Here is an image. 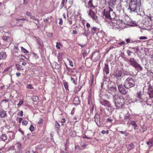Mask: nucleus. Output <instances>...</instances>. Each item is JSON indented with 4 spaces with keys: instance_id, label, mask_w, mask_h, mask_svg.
I'll use <instances>...</instances> for the list:
<instances>
[{
    "instance_id": "63",
    "label": "nucleus",
    "mask_w": 153,
    "mask_h": 153,
    "mask_svg": "<svg viewBox=\"0 0 153 153\" xmlns=\"http://www.w3.org/2000/svg\"><path fill=\"white\" fill-rule=\"evenodd\" d=\"M73 33L74 34H77V33L76 30H73Z\"/></svg>"
},
{
    "instance_id": "60",
    "label": "nucleus",
    "mask_w": 153,
    "mask_h": 153,
    "mask_svg": "<svg viewBox=\"0 0 153 153\" xmlns=\"http://www.w3.org/2000/svg\"><path fill=\"white\" fill-rule=\"evenodd\" d=\"M118 45H125V42L124 41H122V42L119 43Z\"/></svg>"
},
{
    "instance_id": "19",
    "label": "nucleus",
    "mask_w": 153,
    "mask_h": 153,
    "mask_svg": "<svg viewBox=\"0 0 153 153\" xmlns=\"http://www.w3.org/2000/svg\"><path fill=\"white\" fill-rule=\"evenodd\" d=\"M138 71H141L143 70V68L138 63L134 67Z\"/></svg>"
},
{
    "instance_id": "58",
    "label": "nucleus",
    "mask_w": 153,
    "mask_h": 153,
    "mask_svg": "<svg viewBox=\"0 0 153 153\" xmlns=\"http://www.w3.org/2000/svg\"><path fill=\"white\" fill-rule=\"evenodd\" d=\"M66 122V120L65 118H62L61 123H65Z\"/></svg>"
},
{
    "instance_id": "64",
    "label": "nucleus",
    "mask_w": 153,
    "mask_h": 153,
    "mask_svg": "<svg viewBox=\"0 0 153 153\" xmlns=\"http://www.w3.org/2000/svg\"><path fill=\"white\" fill-rule=\"evenodd\" d=\"M74 108H73V110H72L71 112V114L72 115H73L74 114Z\"/></svg>"
},
{
    "instance_id": "44",
    "label": "nucleus",
    "mask_w": 153,
    "mask_h": 153,
    "mask_svg": "<svg viewBox=\"0 0 153 153\" xmlns=\"http://www.w3.org/2000/svg\"><path fill=\"white\" fill-rule=\"evenodd\" d=\"M29 129L31 131H33L34 130V127L33 125H31Z\"/></svg>"
},
{
    "instance_id": "37",
    "label": "nucleus",
    "mask_w": 153,
    "mask_h": 153,
    "mask_svg": "<svg viewBox=\"0 0 153 153\" xmlns=\"http://www.w3.org/2000/svg\"><path fill=\"white\" fill-rule=\"evenodd\" d=\"M67 59L69 61V62L70 65L71 66L73 67L74 66V65H73V62L72 61V60H71L70 59L68 58Z\"/></svg>"
},
{
    "instance_id": "34",
    "label": "nucleus",
    "mask_w": 153,
    "mask_h": 153,
    "mask_svg": "<svg viewBox=\"0 0 153 153\" xmlns=\"http://www.w3.org/2000/svg\"><path fill=\"white\" fill-rule=\"evenodd\" d=\"M26 88L28 89H34V87L32 86V85L30 84H27L26 85Z\"/></svg>"
},
{
    "instance_id": "14",
    "label": "nucleus",
    "mask_w": 153,
    "mask_h": 153,
    "mask_svg": "<svg viewBox=\"0 0 153 153\" xmlns=\"http://www.w3.org/2000/svg\"><path fill=\"white\" fill-rule=\"evenodd\" d=\"M97 30V28L96 27H91L90 29H88L87 30L89 33L94 35L96 33Z\"/></svg>"
},
{
    "instance_id": "29",
    "label": "nucleus",
    "mask_w": 153,
    "mask_h": 153,
    "mask_svg": "<svg viewBox=\"0 0 153 153\" xmlns=\"http://www.w3.org/2000/svg\"><path fill=\"white\" fill-rule=\"evenodd\" d=\"M30 18L32 19L33 20L37 21L38 23H39V20L38 19L36 18V17L34 16H31Z\"/></svg>"
},
{
    "instance_id": "20",
    "label": "nucleus",
    "mask_w": 153,
    "mask_h": 153,
    "mask_svg": "<svg viewBox=\"0 0 153 153\" xmlns=\"http://www.w3.org/2000/svg\"><path fill=\"white\" fill-rule=\"evenodd\" d=\"M7 57V55L5 52L0 53V59H5Z\"/></svg>"
},
{
    "instance_id": "49",
    "label": "nucleus",
    "mask_w": 153,
    "mask_h": 153,
    "mask_svg": "<svg viewBox=\"0 0 153 153\" xmlns=\"http://www.w3.org/2000/svg\"><path fill=\"white\" fill-rule=\"evenodd\" d=\"M23 113L22 111H21L19 113H18V115H19L21 117H22L23 116Z\"/></svg>"
},
{
    "instance_id": "46",
    "label": "nucleus",
    "mask_w": 153,
    "mask_h": 153,
    "mask_svg": "<svg viewBox=\"0 0 153 153\" xmlns=\"http://www.w3.org/2000/svg\"><path fill=\"white\" fill-rule=\"evenodd\" d=\"M43 122V120L42 119H40L39 120L38 123L40 125V124H41Z\"/></svg>"
},
{
    "instance_id": "52",
    "label": "nucleus",
    "mask_w": 153,
    "mask_h": 153,
    "mask_svg": "<svg viewBox=\"0 0 153 153\" xmlns=\"http://www.w3.org/2000/svg\"><path fill=\"white\" fill-rule=\"evenodd\" d=\"M117 0H110V2H111L113 4H116V1Z\"/></svg>"
},
{
    "instance_id": "61",
    "label": "nucleus",
    "mask_w": 153,
    "mask_h": 153,
    "mask_svg": "<svg viewBox=\"0 0 153 153\" xmlns=\"http://www.w3.org/2000/svg\"><path fill=\"white\" fill-rule=\"evenodd\" d=\"M107 120L108 122H111L113 120V119H111L110 118H108L107 119Z\"/></svg>"
},
{
    "instance_id": "23",
    "label": "nucleus",
    "mask_w": 153,
    "mask_h": 153,
    "mask_svg": "<svg viewBox=\"0 0 153 153\" xmlns=\"http://www.w3.org/2000/svg\"><path fill=\"white\" fill-rule=\"evenodd\" d=\"M60 125L57 121H56L55 123V127L56 129L58 131L60 128Z\"/></svg>"
},
{
    "instance_id": "55",
    "label": "nucleus",
    "mask_w": 153,
    "mask_h": 153,
    "mask_svg": "<svg viewBox=\"0 0 153 153\" xmlns=\"http://www.w3.org/2000/svg\"><path fill=\"white\" fill-rule=\"evenodd\" d=\"M126 41L127 42V43H130V42L131 41V39L128 38L126 39Z\"/></svg>"
},
{
    "instance_id": "16",
    "label": "nucleus",
    "mask_w": 153,
    "mask_h": 153,
    "mask_svg": "<svg viewBox=\"0 0 153 153\" xmlns=\"http://www.w3.org/2000/svg\"><path fill=\"white\" fill-rule=\"evenodd\" d=\"M129 62L131 64V65L133 67L135 66L137 64V62L133 58H130L129 59Z\"/></svg>"
},
{
    "instance_id": "18",
    "label": "nucleus",
    "mask_w": 153,
    "mask_h": 153,
    "mask_svg": "<svg viewBox=\"0 0 153 153\" xmlns=\"http://www.w3.org/2000/svg\"><path fill=\"white\" fill-rule=\"evenodd\" d=\"M122 72L121 71H116L115 76L117 78H118L122 76Z\"/></svg>"
},
{
    "instance_id": "51",
    "label": "nucleus",
    "mask_w": 153,
    "mask_h": 153,
    "mask_svg": "<svg viewBox=\"0 0 153 153\" xmlns=\"http://www.w3.org/2000/svg\"><path fill=\"white\" fill-rule=\"evenodd\" d=\"M147 39V37L146 36H140L139 38V39L141 40L146 39Z\"/></svg>"
},
{
    "instance_id": "17",
    "label": "nucleus",
    "mask_w": 153,
    "mask_h": 153,
    "mask_svg": "<svg viewBox=\"0 0 153 153\" xmlns=\"http://www.w3.org/2000/svg\"><path fill=\"white\" fill-rule=\"evenodd\" d=\"M147 93L149 95L153 94V88L151 85L149 86Z\"/></svg>"
},
{
    "instance_id": "7",
    "label": "nucleus",
    "mask_w": 153,
    "mask_h": 153,
    "mask_svg": "<svg viewBox=\"0 0 153 153\" xmlns=\"http://www.w3.org/2000/svg\"><path fill=\"white\" fill-rule=\"evenodd\" d=\"M104 19H106L107 21L109 23L112 20L111 17V16L109 11H105V10L103 13L102 16Z\"/></svg>"
},
{
    "instance_id": "4",
    "label": "nucleus",
    "mask_w": 153,
    "mask_h": 153,
    "mask_svg": "<svg viewBox=\"0 0 153 153\" xmlns=\"http://www.w3.org/2000/svg\"><path fill=\"white\" fill-rule=\"evenodd\" d=\"M135 80L132 77H128L124 83V86L126 89H129L134 86Z\"/></svg>"
},
{
    "instance_id": "42",
    "label": "nucleus",
    "mask_w": 153,
    "mask_h": 153,
    "mask_svg": "<svg viewBox=\"0 0 153 153\" xmlns=\"http://www.w3.org/2000/svg\"><path fill=\"white\" fill-rule=\"evenodd\" d=\"M131 124L134 126L135 128H136V127H137V125L136 124V123L134 121H131Z\"/></svg>"
},
{
    "instance_id": "13",
    "label": "nucleus",
    "mask_w": 153,
    "mask_h": 153,
    "mask_svg": "<svg viewBox=\"0 0 153 153\" xmlns=\"http://www.w3.org/2000/svg\"><path fill=\"white\" fill-rule=\"evenodd\" d=\"M100 102L101 104L108 107H109L111 106L109 102L106 100H101L100 101Z\"/></svg>"
},
{
    "instance_id": "12",
    "label": "nucleus",
    "mask_w": 153,
    "mask_h": 153,
    "mask_svg": "<svg viewBox=\"0 0 153 153\" xmlns=\"http://www.w3.org/2000/svg\"><path fill=\"white\" fill-rule=\"evenodd\" d=\"M93 0H90L88 2V7L90 9L93 10L95 9L97 6H95L93 4Z\"/></svg>"
},
{
    "instance_id": "33",
    "label": "nucleus",
    "mask_w": 153,
    "mask_h": 153,
    "mask_svg": "<svg viewBox=\"0 0 153 153\" xmlns=\"http://www.w3.org/2000/svg\"><path fill=\"white\" fill-rule=\"evenodd\" d=\"M64 86L66 90H68V83L67 82H65L63 83Z\"/></svg>"
},
{
    "instance_id": "25",
    "label": "nucleus",
    "mask_w": 153,
    "mask_h": 153,
    "mask_svg": "<svg viewBox=\"0 0 153 153\" xmlns=\"http://www.w3.org/2000/svg\"><path fill=\"white\" fill-rule=\"evenodd\" d=\"M13 51L15 53H18V52L19 51L18 45L14 46V47L13 49Z\"/></svg>"
},
{
    "instance_id": "9",
    "label": "nucleus",
    "mask_w": 153,
    "mask_h": 153,
    "mask_svg": "<svg viewBox=\"0 0 153 153\" xmlns=\"http://www.w3.org/2000/svg\"><path fill=\"white\" fill-rule=\"evenodd\" d=\"M95 121L99 127H100V116L98 114H96L95 117Z\"/></svg>"
},
{
    "instance_id": "6",
    "label": "nucleus",
    "mask_w": 153,
    "mask_h": 153,
    "mask_svg": "<svg viewBox=\"0 0 153 153\" xmlns=\"http://www.w3.org/2000/svg\"><path fill=\"white\" fill-rule=\"evenodd\" d=\"M137 100L140 102H142L146 101V97L144 94H141L140 92L137 93Z\"/></svg>"
},
{
    "instance_id": "26",
    "label": "nucleus",
    "mask_w": 153,
    "mask_h": 153,
    "mask_svg": "<svg viewBox=\"0 0 153 153\" xmlns=\"http://www.w3.org/2000/svg\"><path fill=\"white\" fill-rule=\"evenodd\" d=\"M128 150L129 151V150L131 149L134 147L133 144H128L126 146Z\"/></svg>"
},
{
    "instance_id": "36",
    "label": "nucleus",
    "mask_w": 153,
    "mask_h": 153,
    "mask_svg": "<svg viewBox=\"0 0 153 153\" xmlns=\"http://www.w3.org/2000/svg\"><path fill=\"white\" fill-rule=\"evenodd\" d=\"M124 119L125 120H130L131 119V117L129 115H126L124 117Z\"/></svg>"
},
{
    "instance_id": "32",
    "label": "nucleus",
    "mask_w": 153,
    "mask_h": 153,
    "mask_svg": "<svg viewBox=\"0 0 153 153\" xmlns=\"http://www.w3.org/2000/svg\"><path fill=\"white\" fill-rule=\"evenodd\" d=\"M2 140L5 141L7 140V137L5 134H2L1 137Z\"/></svg>"
},
{
    "instance_id": "30",
    "label": "nucleus",
    "mask_w": 153,
    "mask_h": 153,
    "mask_svg": "<svg viewBox=\"0 0 153 153\" xmlns=\"http://www.w3.org/2000/svg\"><path fill=\"white\" fill-rule=\"evenodd\" d=\"M56 48L60 50L61 48H60V46H62V44L60 43L57 42H56Z\"/></svg>"
},
{
    "instance_id": "56",
    "label": "nucleus",
    "mask_w": 153,
    "mask_h": 153,
    "mask_svg": "<svg viewBox=\"0 0 153 153\" xmlns=\"http://www.w3.org/2000/svg\"><path fill=\"white\" fill-rule=\"evenodd\" d=\"M132 53V52L131 51L129 50H128L127 51V53L128 56H131V53Z\"/></svg>"
},
{
    "instance_id": "38",
    "label": "nucleus",
    "mask_w": 153,
    "mask_h": 153,
    "mask_svg": "<svg viewBox=\"0 0 153 153\" xmlns=\"http://www.w3.org/2000/svg\"><path fill=\"white\" fill-rule=\"evenodd\" d=\"M130 49H133L134 50V51L135 52H138V51H139V49H138V47H132V48H129Z\"/></svg>"
},
{
    "instance_id": "57",
    "label": "nucleus",
    "mask_w": 153,
    "mask_h": 153,
    "mask_svg": "<svg viewBox=\"0 0 153 153\" xmlns=\"http://www.w3.org/2000/svg\"><path fill=\"white\" fill-rule=\"evenodd\" d=\"M16 67L17 68V69L19 70L21 68L20 66L19 65H16Z\"/></svg>"
},
{
    "instance_id": "8",
    "label": "nucleus",
    "mask_w": 153,
    "mask_h": 153,
    "mask_svg": "<svg viewBox=\"0 0 153 153\" xmlns=\"http://www.w3.org/2000/svg\"><path fill=\"white\" fill-rule=\"evenodd\" d=\"M92 9H90L87 12L88 16L92 18L94 20H96L97 19V16L95 13Z\"/></svg>"
},
{
    "instance_id": "43",
    "label": "nucleus",
    "mask_w": 153,
    "mask_h": 153,
    "mask_svg": "<svg viewBox=\"0 0 153 153\" xmlns=\"http://www.w3.org/2000/svg\"><path fill=\"white\" fill-rule=\"evenodd\" d=\"M20 58L22 60H25V59H27L25 57L22 55H21L19 56Z\"/></svg>"
},
{
    "instance_id": "47",
    "label": "nucleus",
    "mask_w": 153,
    "mask_h": 153,
    "mask_svg": "<svg viewBox=\"0 0 153 153\" xmlns=\"http://www.w3.org/2000/svg\"><path fill=\"white\" fill-rule=\"evenodd\" d=\"M86 26L88 28V29H90V28H90V27H91L90 24L88 22H87L86 23Z\"/></svg>"
},
{
    "instance_id": "15",
    "label": "nucleus",
    "mask_w": 153,
    "mask_h": 153,
    "mask_svg": "<svg viewBox=\"0 0 153 153\" xmlns=\"http://www.w3.org/2000/svg\"><path fill=\"white\" fill-rule=\"evenodd\" d=\"M103 72L104 73L105 72L106 74H108L109 73V68L108 65L105 64V66L103 69Z\"/></svg>"
},
{
    "instance_id": "50",
    "label": "nucleus",
    "mask_w": 153,
    "mask_h": 153,
    "mask_svg": "<svg viewBox=\"0 0 153 153\" xmlns=\"http://www.w3.org/2000/svg\"><path fill=\"white\" fill-rule=\"evenodd\" d=\"M26 15L28 16H30V17L31 16H32L31 13L30 12H26Z\"/></svg>"
},
{
    "instance_id": "1",
    "label": "nucleus",
    "mask_w": 153,
    "mask_h": 153,
    "mask_svg": "<svg viewBox=\"0 0 153 153\" xmlns=\"http://www.w3.org/2000/svg\"><path fill=\"white\" fill-rule=\"evenodd\" d=\"M129 6V8L131 12H138L142 11L141 0H131Z\"/></svg>"
},
{
    "instance_id": "11",
    "label": "nucleus",
    "mask_w": 153,
    "mask_h": 153,
    "mask_svg": "<svg viewBox=\"0 0 153 153\" xmlns=\"http://www.w3.org/2000/svg\"><path fill=\"white\" fill-rule=\"evenodd\" d=\"M2 39L6 42L10 44L11 42L12 38L9 36H4L2 38Z\"/></svg>"
},
{
    "instance_id": "59",
    "label": "nucleus",
    "mask_w": 153,
    "mask_h": 153,
    "mask_svg": "<svg viewBox=\"0 0 153 153\" xmlns=\"http://www.w3.org/2000/svg\"><path fill=\"white\" fill-rule=\"evenodd\" d=\"M153 143V140L152 139L151 140H149L148 142L147 143Z\"/></svg>"
},
{
    "instance_id": "62",
    "label": "nucleus",
    "mask_w": 153,
    "mask_h": 153,
    "mask_svg": "<svg viewBox=\"0 0 153 153\" xmlns=\"http://www.w3.org/2000/svg\"><path fill=\"white\" fill-rule=\"evenodd\" d=\"M113 11V10L110 7H109V10L107 11H109V13H110V12H112Z\"/></svg>"
},
{
    "instance_id": "27",
    "label": "nucleus",
    "mask_w": 153,
    "mask_h": 153,
    "mask_svg": "<svg viewBox=\"0 0 153 153\" xmlns=\"http://www.w3.org/2000/svg\"><path fill=\"white\" fill-rule=\"evenodd\" d=\"M74 103L75 104H77L79 103V99L77 97H75L73 100Z\"/></svg>"
},
{
    "instance_id": "53",
    "label": "nucleus",
    "mask_w": 153,
    "mask_h": 153,
    "mask_svg": "<svg viewBox=\"0 0 153 153\" xmlns=\"http://www.w3.org/2000/svg\"><path fill=\"white\" fill-rule=\"evenodd\" d=\"M59 25H62L63 24V20L62 19H60L59 20Z\"/></svg>"
},
{
    "instance_id": "22",
    "label": "nucleus",
    "mask_w": 153,
    "mask_h": 153,
    "mask_svg": "<svg viewBox=\"0 0 153 153\" xmlns=\"http://www.w3.org/2000/svg\"><path fill=\"white\" fill-rule=\"evenodd\" d=\"M7 135L10 140L13 139L14 138V133L12 132H8L7 133Z\"/></svg>"
},
{
    "instance_id": "28",
    "label": "nucleus",
    "mask_w": 153,
    "mask_h": 153,
    "mask_svg": "<svg viewBox=\"0 0 153 153\" xmlns=\"http://www.w3.org/2000/svg\"><path fill=\"white\" fill-rule=\"evenodd\" d=\"M21 51L25 54L28 53H29V51L26 50L25 48H24L23 47H21Z\"/></svg>"
},
{
    "instance_id": "5",
    "label": "nucleus",
    "mask_w": 153,
    "mask_h": 153,
    "mask_svg": "<svg viewBox=\"0 0 153 153\" xmlns=\"http://www.w3.org/2000/svg\"><path fill=\"white\" fill-rule=\"evenodd\" d=\"M100 56L99 51L94 52L91 56V59L94 62H97L100 58Z\"/></svg>"
},
{
    "instance_id": "10",
    "label": "nucleus",
    "mask_w": 153,
    "mask_h": 153,
    "mask_svg": "<svg viewBox=\"0 0 153 153\" xmlns=\"http://www.w3.org/2000/svg\"><path fill=\"white\" fill-rule=\"evenodd\" d=\"M119 91L120 93L123 94H126L127 93V91L124 88L122 85H120L118 86Z\"/></svg>"
},
{
    "instance_id": "39",
    "label": "nucleus",
    "mask_w": 153,
    "mask_h": 153,
    "mask_svg": "<svg viewBox=\"0 0 153 153\" xmlns=\"http://www.w3.org/2000/svg\"><path fill=\"white\" fill-rule=\"evenodd\" d=\"M119 132H120V133L122 134H124L125 136H127L128 135V133H126V131H118Z\"/></svg>"
},
{
    "instance_id": "48",
    "label": "nucleus",
    "mask_w": 153,
    "mask_h": 153,
    "mask_svg": "<svg viewBox=\"0 0 153 153\" xmlns=\"http://www.w3.org/2000/svg\"><path fill=\"white\" fill-rule=\"evenodd\" d=\"M87 54V52L86 51H84L83 53V56L84 57L86 56Z\"/></svg>"
},
{
    "instance_id": "45",
    "label": "nucleus",
    "mask_w": 153,
    "mask_h": 153,
    "mask_svg": "<svg viewBox=\"0 0 153 153\" xmlns=\"http://www.w3.org/2000/svg\"><path fill=\"white\" fill-rule=\"evenodd\" d=\"M22 123V125L26 126L27 125L28 123V122H27V121L24 120H23Z\"/></svg>"
},
{
    "instance_id": "41",
    "label": "nucleus",
    "mask_w": 153,
    "mask_h": 153,
    "mask_svg": "<svg viewBox=\"0 0 153 153\" xmlns=\"http://www.w3.org/2000/svg\"><path fill=\"white\" fill-rule=\"evenodd\" d=\"M32 99L34 101H36L38 99L39 97L37 96H34L33 97Z\"/></svg>"
},
{
    "instance_id": "54",
    "label": "nucleus",
    "mask_w": 153,
    "mask_h": 153,
    "mask_svg": "<svg viewBox=\"0 0 153 153\" xmlns=\"http://www.w3.org/2000/svg\"><path fill=\"white\" fill-rule=\"evenodd\" d=\"M65 0H62L61 4L60 5L62 7H63L64 6V3Z\"/></svg>"
},
{
    "instance_id": "35",
    "label": "nucleus",
    "mask_w": 153,
    "mask_h": 153,
    "mask_svg": "<svg viewBox=\"0 0 153 153\" xmlns=\"http://www.w3.org/2000/svg\"><path fill=\"white\" fill-rule=\"evenodd\" d=\"M81 88H79V87H76L74 88V92L76 93L80 90Z\"/></svg>"
},
{
    "instance_id": "2",
    "label": "nucleus",
    "mask_w": 153,
    "mask_h": 153,
    "mask_svg": "<svg viewBox=\"0 0 153 153\" xmlns=\"http://www.w3.org/2000/svg\"><path fill=\"white\" fill-rule=\"evenodd\" d=\"M113 98L114 102L117 109L121 108L125 104L124 99L122 96L117 97L116 96H114Z\"/></svg>"
},
{
    "instance_id": "31",
    "label": "nucleus",
    "mask_w": 153,
    "mask_h": 153,
    "mask_svg": "<svg viewBox=\"0 0 153 153\" xmlns=\"http://www.w3.org/2000/svg\"><path fill=\"white\" fill-rule=\"evenodd\" d=\"M10 71H11L10 70V67H8L4 70L3 72H6L8 74Z\"/></svg>"
},
{
    "instance_id": "24",
    "label": "nucleus",
    "mask_w": 153,
    "mask_h": 153,
    "mask_svg": "<svg viewBox=\"0 0 153 153\" xmlns=\"http://www.w3.org/2000/svg\"><path fill=\"white\" fill-rule=\"evenodd\" d=\"M71 81L74 84L76 85L77 82V77L75 76V78L71 77Z\"/></svg>"
},
{
    "instance_id": "40",
    "label": "nucleus",
    "mask_w": 153,
    "mask_h": 153,
    "mask_svg": "<svg viewBox=\"0 0 153 153\" xmlns=\"http://www.w3.org/2000/svg\"><path fill=\"white\" fill-rule=\"evenodd\" d=\"M23 102L24 101L23 100H22L19 101V102L17 105L18 106H19V108L23 104Z\"/></svg>"
},
{
    "instance_id": "21",
    "label": "nucleus",
    "mask_w": 153,
    "mask_h": 153,
    "mask_svg": "<svg viewBox=\"0 0 153 153\" xmlns=\"http://www.w3.org/2000/svg\"><path fill=\"white\" fill-rule=\"evenodd\" d=\"M7 115V114L6 111L3 110L1 111H0V116L1 118L5 117Z\"/></svg>"
},
{
    "instance_id": "3",
    "label": "nucleus",
    "mask_w": 153,
    "mask_h": 153,
    "mask_svg": "<svg viewBox=\"0 0 153 153\" xmlns=\"http://www.w3.org/2000/svg\"><path fill=\"white\" fill-rule=\"evenodd\" d=\"M109 24L114 28L122 29L124 27V23L120 19L116 20L113 19Z\"/></svg>"
}]
</instances>
